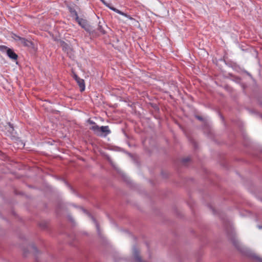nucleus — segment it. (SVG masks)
I'll return each instance as SVG.
<instances>
[{"instance_id": "dca6fc26", "label": "nucleus", "mask_w": 262, "mask_h": 262, "mask_svg": "<svg viewBox=\"0 0 262 262\" xmlns=\"http://www.w3.org/2000/svg\"><path fill=\"white\" fill-rule=\"evenodd\" d=\"M197 118L200 120H201L202 119V117H200V116H197Z\"/></svg>"}, {"instance_id": "20e7f679", "label": "nucleus", "mask_w": 262, "mask_h": 262, "mask_svg": "<svg viewBox=\"0 0 262 262\" xmlns=\"http://www.w3.org/2000/svg\"><path fill=\"white\" fill-rule=\"evenodd\" d=\"M1 48H4L7 50V55L10 58L13 60H16L17 59V55L12 49L3 46H0V49Z\"/></svg>"}, {"instance_id": "423d86ee", "label": "nucleus", "mask_w": 262, "mask_h": 262, "mask_svg": "<svg viewBox=\"0 0 262 262\" xmlns=\"http://www.w3.org/2000/svg\"><path fill=\"white\" fill-rule=\"evenodd\" d=\"M69 11L70 12L71 16L74 17L76 20L78 19L79 17L78 14L74 8L72 7H69Z\"/></svg>"}, {"instance_id": "6e6552de", "label": "nucleus", "mask_w": 262, "mask_h": 262, "mask_svg": "<svg viewBox=\"0 0 262 262\" xmlns=\"http://www.w3.org/2000/svg\"><path fill=\"white\" fill-rule=\"evenodd\" d=\"M97 29L98 31H99L101 34H104L105 33V32L103 29L102 26L100 25V22H99V23Z\"/></svg>"}, {"instance_id": "2eb2a0df", "label": "nucleus", "mask_w": 262, "mask_h": 262, "mask_svg": "<svg viewBox=\"0 0 262 262\" xmlns=\"http://www.w3.org/2000/svg\"><path fill=\"white\" fill-rule=\"evenodd\" d=\"M190 159L189 158H185L183 160V162H186L188 161H189Z\"/></svg>"}, {"instance_id": "1a4fd4ad", "label": "nucleus", "mask_w": 262, "mask_h": 262, "mask_svg": "<svg viewBox=\"0 0 262 262\" xmlns=\"http://www.w3.org/2000/svg\"><path fill=\"white\" fill-rule=\"evenodd\" d=\"M116 13H117L118 14H119L121 15H123V16H124L126 17H128V18H131V17H130L128 15H127L126 13L120 11L118 9H117L116 11Z\"/></svg>"}, {"instance_id": "f3484780", "label": "nucleus", "mask_w": 262, "mask_h": 262, "mask_svg": "<svg viewBox=\"0 0 262 262\" xmlns=\"http://www.w3.org/2000/svg\"><path fill=\"white\" fill-rule=\"evenodd\" d=\"M67 185H68L69 187H70V186H69L68 184L66 183Z\"/></svg>"}, {"instance_id": "ddd939ff", "label": "nucleus", "mask_w": 262, "mask_h": 262, "mask_svg": "<svg viewBox=\"0 0 262 262\" xmlns=\"http://www.w3.org/2000/svg\"><path fill=\"white\" fill-rule=\"evenodd\" d=\"M104 5H105L107 7H109V4H108L104 0H100Z\"/></svg>"}, {"instance_id": "9b49d317", "label": "nucleus", "mask_w": 262, "mask_h": 262, "mask_svg": "<svg viewBox=\"0 0 262 262\" xmlns=\"http://www.w3.org/2000/svg\"><path fill=\"white\" fill-rule=\"evenodd\" d=\"M92 217V219L93 220L94 223L95 224L96 228L97 229V230L98 231L99 230V227H98V225L97 223L96 222V221L95 220V219L93 218V217Z\"/></svg>"}, {"instance_id": "4468645a", "label": "nucleus", "mask_w": 262, "mask_h": 262, "mask_svg": "<svg viewBox=\"0 0 262 262\" xmlns=\"http://www.w3.org/2000/svg\"><path fill=\"white\" fill-rule=\"evenodd\" d=\"M110 9H111L112 10L114 11V12H116V10L117 9L113 7H111L109 6V7H108Z\"/></svg>"}, {"instance_id": "7ed1b4c3", "label": "nucleus", "mask_w": 262, "mask_h": 262, "mask_svg": "<svg viewBox=\"0 0 262 262\" xmlns=\"http://www.w3.org/2000/svg\"><path fill=\"white\" fill-rule=\"evenodd\" d=\"M13 38L16 40L19 41V42L22 44L23 46L28 47H31L32 46V43L31 41L25 38L21 37L19 36H17L15 34L13 35Z\"/></svg>"}, {"instance_id": "9d476101", "label": "nucleus", "mask_w": 262, "mask_h": 262, "mask_svg": "<svg viewBox=\"0 0 262 262\" xmlns=\"http://www.w3.org/2000/svg\"><path fill=\"white\" fill-rule=\"evenodd\" d=\"M254 259L257 262H262V258L259 257L258 256H255L254 257Z\"/></svg>"}, {"instance_id": "0eeeda50", "label": "nucleus", "mask_w": 262, "mask_h": 262, "mask_svg": "<svg viewBox=\"0 0 262 262\" xmlns=\"http://www.w3.org/2000/svg\"><path fill=\"white\" fill-rule=\"evenodd\" d=\"M6 129L7 130V132L9 135H12L14 132V128L13 125L10 124V123H8L7 125L6 126Z\"/></svg>"}, {"instance_id": "39448f33", "label": "nucleus", "mask_w": 262, "mask_h": 262, "mask_svg": "<svg viewBox=\"0 0 262 262\" xmlns=\"http://www.w3.org/2000/svg\"><path fill=\"white\" fill-rule=\"evenodd\" d=\"M74 78L78 84L80 89V91L82 92L85 90V84L84 80L80 78L77 75H74Z\"/></svg>"}, {"instance_id": "f257e3e1", "label": "nucleus", "mask_w": 262, "mask_h": 262, "mask_svg": "<svg viewBox=\"0 0 262 262\" xmlns=\"http://www.w3.org/2000/svg\"><path fill=\"white\" fill-rule=\"evenodd\" d=\"M88 122L92 125L90 129L98 136L106 137L111 133L108 126H99L94 121L90 119H89Z\"/></svg>"}, {"instance_id": "f8f14e48", "label": "nucleus", "mask_w": 262, "mask_h": 262, "mask_svg": "<svg viewBox=\"0 0 262 262\" xmlns=\"http://www.w3.org/2000/svg\"><path fill=\"white\" fill-rule=\"evenodd\" d=\"M62 48H63V50H64L65 51H66L68 48V46L67 43H64L62 45Z\"/></svg>"}, {"instance_id": "f03ea898", "label": "nucleus", "mask_w": 262, "mask_h": 262, "mask_svg": "<svg viewBox=\"0 0 262 262\" xmlns=\"http://www.w3.org/2000/svg\"><path fill=\"white\" fill-rule=\"evenodd\" d=\"M78 24L83 28L87 32L93 36H98V34L95 31L92 30L91 26L88 23V21L83 18H78L76 20Z\"/></svg>"}]
</instances>
